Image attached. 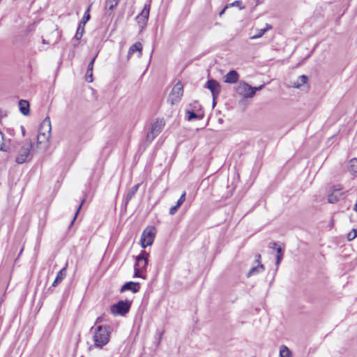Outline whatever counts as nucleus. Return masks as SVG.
<instances>
[{"label":"nucleus","instance_id":"nucleus-1","mask_svg":"<svg viewBox=\"0 0 357 357\" xmlns=\"http://www.w3.org/2000/svg\"><path fill=\"white\" fill-rule=\"evenodd\" d=\"M51 122L49 117H46L40 124L36 139V149L40 151H45L50 147L51 137Z\"/></svg>","mask_w":357,"mask_h":357},{"label":"nucleus","instance_id":"nucleus-2","mask_svg":"<svg viewBox=\"0 0 357 357\" xmlns=\"http://www.w3.org/2000/svg\"><path fill=\"white\" fill-rule=\"evenodd\" d=\"M91 331L96 348L102 349L109 342L112 333V328L109 326L100 325L95 328L92 327Z\"/></svg>","mask_w":357,"mask_h":357},{"label":"nucleus","instance_id":"nucleus-3","mask_svg":"<svg viewBox=\"0 0 357 357\" xmlns=\"http://www.w3.org/2000/svg\"><path fill=\"white\" fill-rule=\"evenodd\" d=\"M165 125L162 119H157L153 121L146 134V141L149 143L151 142L162 130Z\"/></svg>","mask_w":357,"mask_h":357},{"label":"nucleus","instance_id":"nucleus-4","mask_svg":"<svg viewBox=\"0 0 357 357\" xmlns=\"http://www.w3.org/2000/svg\"><path fill=\"white\" fill-rule=\"evenodd\" d=\"M148 256L149 254H147L145 251H142L136 257L134 277L144 278V275H142V272L148 264Z\"/></svg>","mask_w":357,"mask_h":357},{"label":"nucleus","instance_id":"nucleus-5","mask_svg":"<svg viewBox=\"0 0 357 357\" xmlns=\"http://www.w3.org/2000/svg\"><path fill=\"white\" fill-rule=\"evenodd\" d=\"M32 148V143L31 141L26 142L19 150L16 156L15 161L18 164H22L31 158V149Z\"/></svg>","mask_w":357,"mask_h":357},{"label":"nucleus","instance_id":"nucleus-6","mask_svg":"<svg viewBox=\"0 0 357 357\" xmlns=\"http://www.w3.org/2000/svg\"><path fill=\"white\" fill-rule=\"evenodd\" d=\"M131 303L128 301H120L111 307V312L114 315H125L130 310Z\"/></svg>","mask_w":357,"mask_h":357},{"label":"nucleus","instance_id":"nucleus-7","mask_svg":"<svg viewBox=\"0 0 357 357\" xmlns=\"http://www.w3.org/2000/svg\"><path fill=\"white\" fill-rule=\"evenodd\" d=\"M236 92L244 98H252L255 96L252 86L245 82H240L238 84Z\"/></svg>","mask_w":357,"mask_h":357},{"label":"nucleus","instance_id":"nucleus-8","mask_svg":"<svg viewBox=\"0 0 357 357\" xmlns=\"http://www.w3.org/2000/svg\"><path fill=\"white\" fill-rule=\"evenodd\" d=\"M156 233L154 227H149L146 228L141 236V245H151L153 243Z\"/></svg>","mask_w":357,"mask_h":357},{"label":"nucleus","instance_id":"nucleus-9","mask_svg":"<svg viewBox=\"0 0 357 357\" xmlns=\"http://www.w3.org/2000/svg\"><path fill=\"white\" fill-rule=\"evenodd\" d=\"M149 12L150 5L146 4L141 13L136 17V21L139 25L140 31H142L146 26L149 16Z\"/></svg>","mask_w":357,"mask_h":357},{"label":"nucleus","instance_id":"nucleus-10","mask_svg":"<svg viewBox=\"0 0 357 357\" xmlns=\"http://www.w3.org/2000/svg\"><path fill=\"white\" fill-rule=\"evenodd\" d=\"M206 87L211 92L213 97V105L214 107L215 105V100L219 96L221 91L220 84L217 80L211 79L207 81Z\"/></svg>","mask_w":357,"mask_h":357},{"label":"nucleus","instance_id":"nucleus-11","mask_svg":"<svg viewBox=\"0 0 357 357\" xmlns=\"http://www.w3.org/2000/svg\"><path fill=\"white\" fill-rule=\"evenodd\" d=\"M255 261L258 264L256 266H254L250 268L249 272L247 274V277L250 278L252 275H257L264 270V266L263 264H260L261 255H257L255 256Z\"/></svg>","mask_w":357,"mask_h":357},{"label":"nucleus","instance_id":"nucleus-12","mask_svg":"<svg viewBox=\"0 0 357 357\" xmlns=\"http://www.w3.org/2000/svg\"><path fill=\"white\" fill-rule=\"evenodd\" d=\"M135 52H137L138 58L141 57L142 54V45L139 42H136L129 48L127 59L129 60Z\"/></svg>","mask_w":357,"mask_h":357},{"label":"nucleus","instance_id":"nucleus-13","mask_svg":"<svg viewBox=\"0 0 357 357\" xmlns=\"http://www.w3.org/2000/svg\"><path fill=\"white\" fill-rule=\"evenodd\" d=\"M178 83L174 84L171 92L169 93L167 102L170 103L172 105H174L177 104L178 102Z\"/></svg>","mask_w":357,"mask_h":357},{"label":"nucleus","instance_id":"nucleus-14","mask_svg":"<svg viewBox=\"0 0 357 357\" xmlns=\"http://www.w3.org/2000/svg\"><path fill=\"white\" fill-rule=\"evenodd\" d=\"M239 74L236 70H231L228 72L224 77V82L228 84H234L238 82Z\"/></svg>","mask_w":357,"mask_h":357},{"label":"nucleus","instance_id":"nucleus-15","mask_svg":"<svg viewBox=\"0 0 357 357\" xmlns=\"http://www.w3.org/2000/svg\"><path fill=\"white\" fill-rule=\"evenodd\" d=\"M140 285L138 282H129L126 283L122 287L121 291H125L127 290H130L133 293H136L139 290Z\"/></svg>","mask_w":357,"mask_h":357},{"label":"nucleus","instance_id":"nucleus-16","mask_svg":"<svg viewBox=\"0 0 357 357\" xmlns=\"http://www.w3.org/2000/svg\"><path fill=\"white\" fill-rule=\"evenodd\" d=\"M343 193L340 190L335 189L330 195H328V201L329 203L335 204L340 199Z\"/></svg>","mask_w":357,"mask_h":357},{"label":"nucleus","instance_id":"nucleus-17","mask_svg":"<svg viewBox=\"0 0 357 357\" xmlns=\"http://www.w3.org/2000/svg\"><path fill=\"white\" fill-rule=\"evenodd\" d=\"M308 81V77L306 75H301L298 77L297 80L292 82V86L294 88L300 89L302 86H304L307 84Z\"/></svg>","mask_w":357,"mask_h":357},{"label":"nucleus","instance_id":"nucleus-18","mask_svg":"<svg viewBox=\"0 0 357 357\" xmlns=\"http://www.w3.org/2000/svg\"><path fill=\"white\" fill-rule=\"evenodd\" d=\"M19 108L21 113L25 116L29 114V103L25 100H21L19 101Z\"/></svg>","mask_w":357,"mask_h":357},{"label":"nucleus","instance_id":"nucleus-19","mask_svg":"<svg viewBox=\"0 0 357 357\" xmlns=\"http://www.w3.org/2000/svg\"><path fill=\"white\" fill-rule=\"evenodd\" d=\"M66 276V268H63L56 275L54 281L52 283L53 287H56Z\"/></svg>","mask_w":357,"mask_h":357},{"label":"nucleus","instance_id":"nucleus-20","mask_svg":"<svg viewBox=\"0 0 357 357\" xmlns=\"http://www.w3.org/2000/svg\"><path fill=\"white\" fill-rule=\"evenodd\" d=\"M96 59V56L92 59V60L90 61V63L88 65V68L86 73V80L88 82H93V63Z\"/></svg>","mask_w":357,"mask_h":357},{"label":"nucleus","instance_id":"nucleus-21","mask_svg":"<svg viewBox=\"0 0 357 357\" xmlns=\"http://www.w3.org/2000/svg\"><path fill=\"white\" fill-rule=\"evenodd\" d=\"M119 0H105V8L107 10L112 11L119 4Z\"/></svg>","mask_w":357,"mask_h":357},{"label":"nucleus","instance_id":"nucleus-22","mask_svg":"<svg viewBox=\"0 0 357 357\" xmlns=\"http://www.w3.org/2000/svg\"><path fill=\"white\" fill-rule=\"evenodd\" d=\"M276 261H275V266H276V271L278 270V268L280 264V261L283 257V253L284 250L282 248V247H278L276 250Z\"/></svg>","mask_w":357,"mask_h":357},{"label":"nucleus","instance_id":"nucleus-23","mask_svg":"<svg viewBox=\"0 0 357 357\" xmlns=\"http://www.w3.org/2000/svg\"><path fill=\"white\" fill-rule=\"evenodd\" d=\"M139 187V184H136L134 186H132L128 191L127 196H126V200L127 202L130 201L132 197L135 195L137 191L138 190Z\"/></svg>","mask_w":357,"mask_h":357},{"label":"nucleus","instance_id":"nucleus-24","mask_svg":"<svg viewBox=\"0 0 357 357\" xmlns=\"http://www.w3.org/2000/svg\"><path fill=\"white\" fill-rule=\"evenodd\" d=\"M280 357H291V353L290 350L284 345L281 346L280 349Z\"/></svg>","mask_w":357,"mask_h":357},{"label":"nucleus","instance_id":"nucleus-25","mask_svg":"<svg viewBox=\"0 0 357 357\" xmlns=\"http://www.w3.org/2000/svg\"><path fill=\"white\" fill-rule=\"evenodd\" d=\"M84 32V26L79 24L77 27L75 36V38L77 40H79L81 39V38L82 37Z\"/></svg>","mask_w":357,"mask_h":357},{"label":"nucleus","instance_id":"nucleus-26","mask_svg":"<svg viewBox=\"0 0 357 357\" xmlns=\"http://www.w3.org/2000/svg\"><path fill=\"white\" fill-rule=\"evenodd\" d=\"M186 119L188 121H191L192 119H200L201 118H199L198 116V115L193 111H187L186 112V116H185Z\"/></svg>","mask_w":357,"mask_h":357},{"label":"nucleus","instance_id":"nucleus-27","mask_svg":"<svg viewBox=\"0 0 357 357\" xmlns=\"http://www.w3.org/2000/svg\"><path fill=\"white\" fill-rule=\"evenodd\" d=\"M271 29V26L267 24L266 29H259L258 33L257 35L252 36V38L255 39V38H259L261 37L266 33V31H268Z\"/></svg>","mask_w":357,"mask_h":357},{"label":"nucleus","instance_id":"nucleus-28","mask_svg":"<svg viewBox=\"0 0 357 357\" xmlns=\"http://www.w3.org/2000/svg\"><path fill=\"white\" fill-rule=\"evenodd\" d=\"M90 7H91V6H89V7L87 8V10H86V11L85 12L84 15V17H83V18H82V21L80 22V24H81L82 25H84H84H85V24L87 22V21H89V19H90V15H89Z\"/></svg>","mask_w":357,"mask_h":357},{"label":"nucleus","instance_id":"nucleus-29","mask_svg":"<svg viewBox=\"0 0 357 357\" xmlns=\"http://www.w3.org/2000/svg\"><path fill=\"white\" fill-rule=\"evenodd\" d=\"M351 170L357 174V159L354 158L350 161Z\"/></svg>","mask_w":357,"mask_h":357},{"label":"nucleus","instance_id":"nucleus-30","mask_svg":"<svg viewBox=\"0 0 357 357\" xmlns=\"http://www.w3.org/2000/svg\"><path fill=\"white\" fill-rule=\"evenodd\" d=\"M229 7L230 6H238L241 10H243L245 8V6L243 5V2L241 1H235L231 3H229Z\"/></svg>","mask_w":357,"mask_h":357},{"label":"nucleus","instance_id":"nucleus-31","mask_svg":"<svg viewBox=\"0 0 357 357\" xmlns=\"http://www.w3.org/2000/svg\"><path fill=\"white\" fill-rule=\"evenodd\" d=\"M357 236V230L353 229L352 231L349 232L347 235V238L349 241L353 240Z\"/></svg>","mask_w":357,"mask_h":357},{"label":"nucleus","instance_id":"nucleus-32","mask_svg":"<svg viewBox=\"0 0 357 357\" xmlns=\"http://www.w3.org/2000/svg\"><path fill=\"white\" fill-rule=\"evenodd\" d=\"M178 208V201L176 202V205L172 206L169 210L170 215H174Z\"/></svg>","mask_w":357,"mask_h":357},{"label":"nucleus","instance_id":"nucleus-33","mask_svg":"<svg viewBox=\"0 0 357 357\" xmlns=\"http://www.w3.org/2000/svg\"><path fill=\"white\" fill-rule=\"evenodd\" d=\"M4 147L3 134L0 131V151H3Z\"/></svg>","mask_w":357,"mask_h":357},{"label":"nucleus","instance_id":"nucleus-34","mask_svg":"<svg viewBox=\"0 0 357 357\" xmlns=\"http://www.w3.org/2000/svg\"><path fill=\"white\" fill-rule=\"evenodd\" d=\"M84 202V199H83V200L82 201V202H81L80 205H79V207L77 208V211H76V213H75V216H74V218H73V220L71 221L70 225H73V222H74L75 220V219H76V218H77V214L79 213V210H80V208H81V207H82V205L83 204Z\"/></svg>","mask_w":357,"mask_h":357},{"label":"nucleus","instance_id":"nucleus-35","mask_svg":"<svg viewBox=\"0 0 357 357\" xmlns=\"http://www.w3.org/2000/svg\"><path fill=\"white\" fill-rule=\"evenodd\" d=\"M185 195H186V192H183L181 194V195L180 196V206L185 202Z\"/></svg>","mask_w":357,"mask_h":357},{"label":"nucleus","instance_id":"nucleus-36","mask_svg":"<svg viewBox=\"0 0 357 357\" xmlns=\"http://www.w3.org/2000/svg\"><path fill=\"white\" fill-rule=\"evenodd\" d=\"M264 87V84L262 85H260L259 86H257V87H252V89L254 90L255 91V93H256V91H259L261 89H262V88Z\"/></svg>","mask_w":357,"mask_h":357},{"label":"nucleus","instance_id":"nucleus-37","mask_svg":"<svg viewBox=\"0 0 357 357\" xmlns=\"http://www.w3.org/2000/svg\"><path fill=\"white\" fill-rule=\"evenodd\" d=\"M229 7V6H226L219 13V15L221 16L225 11V10Z\"/></svg>","mask_w":357,"mask_h":357},{"label":"nucleus","instance_id":"nucleus-38","mask_svg":"<svg viewBox=\"0 0 357 357\" xmlns=\"http://www.w3.org/2000/svg\"><path fill=\"white\" fill-rule=\"evenodd\" d=\"M3 116V111L0 109V123H1V119Z\"/></svg>","mask_w":357,"mask_h":357},{"label":"nucleus","instance_id":"nucleus-39","mask_svg":"<svg viewBox=\"0 0 357 357\" xmlns=\"http://www.w3.org/2000/svg\"><path fill=\"white\" fill-rule=\"evenodd\" d=\"M193 200V197H188V202L189 203V204H191V202H192Z\"/></svg>","mask_w":357,"mask_h":357},{"label":"nucleus","instance_id":"nucleus-40","mask_svg":"<svg viewBox=\"0 0 357 357\" xmlns=\"http://www.w3.org/2000/svg\"><path fill=\"white\" fill-rule=\"evenodd\" d=\"M101 321V318L100 317H98L96 321V324H98V323H100Z\"/></svg>","mask_w":357,"mask_h":357},{"label":"nucleus","instance_id":"nucleus-41","mask_svg":"<svg viewBox=\"0 0 357 357\" xmlns=\"http://www.w3.org/2000/svg\"><path fill=\"white\" fill-rule=\"evenodd\" d=\"M272 245L276 246V245H278V244L276 243H273Z\"/></svg>","mask_w":357,"mask_h":357}]
</instances>
